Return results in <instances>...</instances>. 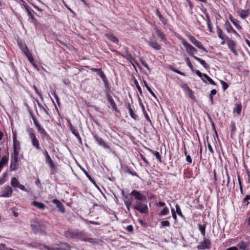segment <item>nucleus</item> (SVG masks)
Instances as JSON below:
<instances>
[{"label":"nucleus","instance_id":"0eeeda50","mask_svg":"<svg viewBox=\"0 0 250 250\" xmlns=\"http://www.w3.org/2000/svg\"><path fill=\"white\" fill-rule=\"evenodd\" d=\"M42 153L44 154L45 157V163L48 164L50 169L51 170H53L55 168V164L46 149H44L42 150Z\"/></svg>","mask_w":250,"mask_h":250},{"label":"nucleus","instance_id":"c756f323","mask_svg":"<svg viewBox=\"0 0 250 250\" xmlns=\"http://www.w3.org/2000/svg\"><path fill=\"white\" fill-rule=\"evenodd\" d=\"M156 15L158 17L161 21L165 25L167 23V21L166 19L163 17V16L161 15L160 12L159 11L158 9H157L155 12Z\"/></svg>","mask_w":250,"mask_h":250},{"label":"nucleus","instance_id":"0e129e2a","mask_svg":"<svg viewBox=\"0 0 250 250\" xmlns=\"http://www.w3.org/2000/svg\"><path fill=\"white\" fill-rule=\"evenodd\" d=\"M161 226L163 227H169L170 223L168 221H163L161 223Z\"/></svg>","mask_w":250,"mask_h":250},{"label":"nucleus","instance_id":"09e8293b","mask_svg":"<svg viewBox=\"0 0 250 250\" xmlns=\"http://www.w3.org/2000/svg\"><path fill=\"white\" fill-rule=\"evenodd\" d=\"M102 80L104 83V85L105 87L107 90H110V89L109 85L108 80H107L106 77L103 78V79H102Z\"/></svg>","mask_w":250,"mask_h":250},{"label":"nucleus","instance_id":"c9c22d12","mask_svg":"<svg viewBox=\"0 0 250 250\" xmlns=\"http://www.w3.org/2000/svg\"><path fill=\"white\" fill-rule=\"evenodd\" d=\"M8 161V158L6 156H3L0 161V167L3 168V167L5 165Z\"/></svg>","mask_w":250,"mask_h":250},{"label":"nucleus","instance_id":"4468645a","mask_svg":"<svg viewBox=\"0 0 250 250\" xmlns=\"http://www.w3.org/2000/svg\"><path fill=\"white\" fill-rule=\"evenodd\" d=\"M86 67L90 69V70L92 72H96L97 75H98L102 79H103V78L106 77L104 72L101 68H90V67L89 66H86Z\"/></svg>","mask_w":250,"mask_h":250},{"label":"nucleus","instance_id":"3c124183","mask_svg":"<svg viewBox=\"0 0 250 250\" xmlns=\"http://www.w3.org/2000/svg\"><path fill=\"white\" fill-rule=\"evenodd\" d=\"M26 10L27 12V13H28V15L29 18L32 20V22L34 23L36 21V20L34 18V16L32 15L31 11L29 9H28L27 8H26Z\"/></svg>","mask_w":250,"mask_h":250},{"label":"nucleus","instance_id":"473e14b6","mask_svg":"<svg viewBox=\"0 0 250 250\" xmlns=\"http://www.w3.org/2000/svg\"><path fill=\"white\" fill-rule=\"evenodd\" d=\"M229 18L230 21L233 23V24L234 25V26H236L237 28L238 29L241 28V26L238 23L239 21L237 19L233 18L231 15H229Z\"/></svg>","mask_w":250,"mask_h":250},{"label":"nucleus","instance_id":"e433bc0d","mask_svg":"<svg viewBox=\"0 0 250 250\" xmlns=\"http://www.w3.org/2000/svg\"><path fill=\"white\" fill-rule=\"evenodd\" d=\"M119 54L122 56L125 59H126V60L129 61L130 62H131L132 61H134V59L132 57L131 55L129 54L128 52H126V55H124L120 52L119 53Z\"/></svg>","mask_w":250,"mask_h":250},{"label":"nucleus","instance_id":"f3484780","mask_svg":"<svg viewBox=\"0 0 250 250\" xmlns=\"http://www.w3.org/2000/svg\"><path fill=\"white\" fill-rule=\"evenodd\" d=\"M210 244L211 243L210 241L207 239L205 238L203 242L201 243V245L198 248L201 250L209 249Z\"/></svg>","mask_w":250,"mask_h":250},{"label":"nucleus","instance_id":"8fccbe9b","mask_svg":"<svg viewBox=\"0 0 250 250\" xmlns=\"http://www.w3.org/2000/svg\"><path fill=\"white\" fill-rule=\"evenodd\" d=\"M169 212V209L167 207H165L160 212L159 215L160 216L166 215Z\"/></svg>","mask_w":250,"mask_h":250},{"label":"nucleus","instance_id":"e2e57ef3","mask_svg":"<svg viewBox=\"0 0 250 250\" xmlns=\"http://www.w3.org/2000/svg\"><path fill=\"white\" fill-rule=\"evenodd\" d=\"M181 87L185 92H187L190 88L189 87L186 83L182 84Z\"/></svg>","mask_w":250,"mask_h":250},{"label":"nucleus","instance_id":"b1692460","mask_svg":"<svg viewBox=\"0 0 250 250\" xmlns=\"http://www.w3.org/2000/svg\"><path fill=\"white\" fill-rule=\"evenodd\" d=\"M194 59L199 62L205 68L207 69L209 68L208 64H207L204 60H203L196 56H194Z\"/></svg>","mask_w":250,"mask_h":250},{"label":"nucleus","instance_id":"5701e85b","mask_svg":"<svg viewBox=\"0 0 250 250\" xmlns=\"http://www.w3.org/2000/svg\"><path fill=\"white\" fill-rule=\"evenodd\" d=\"M32 205L33 206L37 207L39 209H42V210H43L45 208V207H46L45 205L43 203H41V202H38L37 201L33 202L32 203Z\"/></svg>","mask_w":250,"mask_h":250},{"label":"nucleus","instance_id":"f257e3e1","mask_svg":"<svg viewBox=\"0 0 250 250\" xmlns=\"http://www.w3.org/2000/svg\"><path fill=\"white\" fill-rule=\"evenodd\" d=\"M76 240H80L82 241L88 242L91 244H95L97 243L95 239L91 238L84 231H80L78 230Z\"/></svg>","mask_w":250,"mask_h":250},{"label":"nucleus","instance_id":"4d7b16f0","mask_svg":"<svg viewBox=\"0 0 250 250\" xmlns=\"http://www.w3.org/2000/svg\"><path fill=\"white\" fill-rule=\"evenodd\" d=\"M185 61L188 64V67L190 68L191 70L192 71H193V66L192 65V64H191V63L190 62V60L188 58H186L185 59Z\"/></svg>","mask_w":250,"mask_h":250},{"label":"nucleus","instance_id":"9d476101","mask_svg":"<svg viewBox=\"0 0 250 250\" xmlns=\"http://www.w3.org/2000/svg\"><path fill=\"white\" fill-rule=\"evenodd\" d=\"M188 38L189 40V41L191 42V43H192L197 47L202 50L204 51L207 52V50L203 46L201 42L197 40L193 36H188Z\"/></svg>","mask_w":250,"mask_h":250},{"label":"nucleus","instance_id":"f8f14e48","mask_svg":"<svg viewBox=\"0 0 250 250\" xmlns=\"http://www.w3.org/2000/svg\"><path fill=\"white\" fill-rule=\"evenodd\" d=\"M78 229H68L64 232L65 236L69 239H75Z\"/></svg>","mask_w":250,"mask_h":250},{"label":"nucleus","instance_id":"a19ab883","mask_svg":"<svg viewBox=\"0 0 250 250\" xmlns=\"http://www.w3.org/2000/svg\"><path fill=\"white\" fill-rule=\"evenodd\" d=\"M186 93L189 98L194 101L196 100V98L194 95V92L190 88H189V90L186 92Z\"/></svg>","mask_w":250,"mask_h":250},{"label":"nucleus","instance_id":"79ce46f5","mask_svg":"<svg viewBox=\"0 0 250 250\" xmlns=\"http://www.w3.org/2000/svg\"><path fill=\"white\" fill-rule=\"evenodd\" d=\"M198 228L201 231V234L203 236H205L206 234V225L198 224Z\"/></svg>","mask_w":250,"mask_h":250},{"label":"nucleus","instance_id":"4be33fe9","mask_svg":"<svg viewBox=\"0 0 250 250\" xmlns=\"http://www.w3.org/2000/svg\"><path fill=\"white\" fill-rule=\"evenodd\" d=\"M155 29L157 36L161 39V40L163 42L166 41V38L164 33L159 29L156 28Z\"/></svg>","mask_w":250,"mask_h":250},{"label":"nucleus","instance_id":"412c9836","mask_svg":"<svg viewBox=\"0 0 250 250\" xmlns=\"http://www.w3.org/2000/svg\"><path fill=\"white\" fill-rule=\"evenodd\" d=\"M18 45L22 52L25 55L28 53V52H30L27 48V45L25 43L22 42H18Z\"/></svg>","mask_w":250,"mask_h":250},{"label":"nucleus","instance_id":"864d4df0","mask_svg":"<svg viewBox=\"0 0 250 250\" xmlns=\"http://www.w3.org/2000/svg\"><path fill=\"white\" fill-rule=\"evenodd\" d=\"M72 133L78 139L79 143L81 144H82V139L79 135V133L76 130H75V131H73Z\"/></svg>","mask_w":250,"mask_h":250},{"label":"nucleus","instance_id":"ea45409f","mask_svg":"<svg viewBox=\"0 0 250 250\" xmlns=\"http://www.w3.org/2000/svg\"><path fill=\"white\" fill-rule=\"evenodd\" d=\"M35 127H36L38 131L41 134H42L45 131V129L41 126V125L39 123H37L35 125Z\"/></svg>","mask_w":250,"mask_h":250},{"label":"nucleus","instance_id":"5fc2aeb1","mask_svg":"<svg viewBox=\"0 0 250 250\" xmlns=\"http://www.w3.org/2000/svg\"><path fill=\"white\" fill-rule=\"evenodd\" d=\"M25 55L27 57L29 61L33 63L34 62V58L31 53L30 52H28V53L25 54Z\"/></svg>","mask_w":250,"mask_h":250},{"label":"nucleus","instance_id":"37998d69","mask_svg":"<svg viewBox=\"0 0 250 250\" xmlns=\"http://www.w3.org/2000/svg\"><path fill=\"white\" fill-rule=\"evenodd\" d=\"M242 105L240 103L239 104H236L235 107L234 108V112H236L238 114H240L241 112Z\"/></svg>","mask_w":250,"mask_h":250},{"label":"nucleus","instance_id":"f704fd0d","mask_svg":"<svg viewBox=\"0 0 250 250\" xmlns=\"http://www.w3.org/2000/svg\"><path fill=\"white\" fill-rule=\"evenodd\" d=\"M225 27L226 30L228 33H230L232 32V31H233V28L232 27L229 22L228 21H227L225 22Z\"/></svg>","mask_w":250,"mask_h":250},{"label":"nucleus","instance_id":"1a4fd4ad","mask_svg":"<svg viewBox=\"0 0 250 250\" xmlns=\"http://www.w3.org/2000/svg\"><path fill=\"white\" fill-rule=\"evenodd\" d=\"M13 192L12 188L7 186L5 187L4 189L0 192V197H10L11 196Z\"/></svg>","mask_w":250,"mask_h":250},{"label":"nucleus","instance_id":"2eb2a0df","mask_svg":"<svg viewBox=\"0 0 250 250\" xmlns=\"http://www.w3.org/2000/svg\"><path fill=\"white\" fill-rule=\"evenodd\" d=\"M13 142H14V154L15 152H17V154H19L20 151V144L19 142L17 140L16 136L15 135L13 136Z\"/></svg>","mask_w":250,"mask_h":250},{"label":"nucleus","instance_id":"6e6552de","mask_svg":"<svg viewBox=\"0 0 250 250\" xmlns=\"http://www.w3.org/2000/svg\"><path fill=\"white\" fill-rule=\"evenodd\" d=\"M94 138L95 139L97 144L104 149H111L110 146L108 145L100 137L97 135H94Z\"/></svg>","mask_w":250,"mask_h":250},{"label":"nucleus","instance_id":"39448f33","mask_svg":"<svg viewBox=\"0 0 250 250\" xmlns=\"http://www.w3.org/2000/svg\"><path fill=\"white\" fill-rule=\"evenodd\" d=\"M182 44L185 47L187 53L194 58V56H195L194 54L197 52V49L185 40L182 41Z\"/></svg>","mask_w":250,"mask_h":250},{"label":"nucleus","instance_id":"58836bf2","mask_svg":"<svg viewBox=\"0 0 250 250\" xmlns=\"http://www.w3.org/2000/svg\"><path fill=\"white\" fill-rule=\"evenodd\" d=\"M82 170L85 175L86 176L87 178L94 185H96V183L95 181L94 180V179L88 174V173L87 172V171L84 169L83 168H82Z\"/></svg>","mask_w":250,"mask_h":250},{"label":"nucleus","instance_id":"7ed1b4c3","mask_svg":"<svg viewBox=\"0 0 250 250\" xmlns=\"http://www.w3.org/2000/svg\"><path fill=\"white\" fill-rule=\"evenodd\" d=\"M27 132L28 133L32 146L37 150H41L40 143L39 140L37 138L34 130L31 128H27Z\"/></svg>","mask_w":250,"mask_h":250},{"label":"nucleus","instance_id":"338daca9","mask_svg":"<svg viewBox=\"0 0 250 250\" xmlns=\"http://www.w3.org/2000/svg\"><path fill=\"white\" fill-rule=\"evenodd\" d=\"M195 74L198 75L200 78H201V79L205 82L206 83V82L202 78V77H203V74L200 72V71L198 70H196L195 71Z\"/></svg>","mask_w":250,"mask_h":250},{"label":"nucleus","instance_id":"393cba45","mask_svg":"<svg viewBox=\"0 0 250 250\" xmlns=\"http://www.w3.org/2000/svg\"><path fill=\"white\" fill-rule=\"evenodd\" d=\"M11 186L14 188H18L21 185V184L20 183V182L18 181V180H17V179L16 177H13L11 179Z\"/></svg>","mask_w":250,"mask_h":250},{"label":"nucleus","instance_id":"4c0bfd02","mask_svg":"<svg viewBox=\"0 0 250 250\" xmlns=\"http://www.w3.org/2000/svg\"><path fill=\"white\" fill-rule=\"evenodd\" d=\"M19 154H17V152H15V154H13V156H12L11 163L18 164V157Z\"/></svg>","mask_w":250,"mask_h":250},{"label":"nucleus","instance_id":"20e7f679","mask_svg":"<svg viewBox=\"0 0 250 250\" xmlns=\"http://www.w3.org/2000/svg\"><path fill=\"white\" fill-rule=\"evenodd\" d=\"M31 229L34 233L40 232L44 233V225L43 223L38 221H35L31 225Z\"/></svg>","mask_w":250,"mask_h":250},{"label":"nucleus","instance_id":"680f3d73","mask_svg":"<svg viewBox=\"0 0 250 250\" xmlns=\"http://www.w3.org/2000/svg\"><path fill=\"white\" fill-rule=\"evenodd\" d=\"M18 164H14L12 163H11L10 168L11 171L12 170H15L17 169V166Z\"/></svg>","mask_w":250,"mask_h":250},{"label":"nucleus","instance_id":"774afa93","mask_svg":"<svg viewBox=\"0 0 250 250\" xmlns=\"http://www.w3.org/2000/svg\"><path fill=\"white\" fill-rule=\"evenodd\" d=\"M40 249L41 250H54V249L50 248L46 246L43 245L40 246Z\"/></svg>","mask_w":250,"mask_h":250},{"label":"nucleus","instance_id":"ddd939ff","mask_svg":"<svg viewBox=\"0 0 250 250\" xmlns=\"http://www.w3.org/2000/svg\"><path fill=\"white\" fill-rule=\"evenodd\" d=\"M52 203L56 205L57 208L61 213H64L65 212L64 207L60 201L55 199L53 200Z\"/></svg>","mask_w":250,"mask_h":250},{"label":"nucleus","instance_id":"a878e982","mask_svg":"<svg viewBox=\"0 0 250 250\" xmlns=\"http://www.w3.org/2000/svg\"><path fill=\"white\" fill-rule=\"evenodd\" d=\"M237 246L240 249L243 250H247L248 248V244L244 241H242L239 243Z\"/></svg>","mask_w":250,"mask_h":250},{"label":"nucleus","instance_id":"13d9d810","mask_svg":"<svg viewBox=\"0 0 250 250\" xmlns=\"http://www.w3.org/2000/svg\"><path fill=\"white\" fill-rule=\"evenodd\" d=\"M34 89L36 92V93L38 94V95L40 97V99L43 101V96H42V95L39 91L38 88L36 87V86H34Z\"/></svg>","mask_w":250,"mask_h":250},{"label":"nucleus","instance_id":"6e6d98bb","mask_svg":"<svg viewBox=\"0 0 250 250\" xmlns=\"http://www.w3.org/2000/svg\"><path fill=\"white\" fill-rule=\"evenodd\" d=\"M209 121H210V122L211 123V126H212V127L213 128V130H214V132L215 133L216 136H218L216 128H215V124L213 122L212 119L210 117H209Z\"/></svg>","mask_w":250,"mask_h":250},{"label":"nucleus","instance_id":"6ab92c4d","mask_svg":"<svg viewBox=\"0 0 250 250\" xmlns=\"http://www.w3.org/2000/svg\"><path fill=\"white\" fill-rule=\"evenodd\" d=\"M148 45L156 50H159L161 48V45L155 40L149 41Z\"/></svg>","mask_w":250,"mask_h":250},{"label":"nucleus","instance_id":"aec40b11","mask_svg":"<svg viewBox=\"0 0 250 250\" xmlns=\"http://www.w3.org/2000/svg\"><path fill=\"white\" fill-rule=\"evenodd\" d=\"M238 15L243 19L247 18L250 14L248 10H241L237 12Z\"/></svg>","mask_w":250,"mask_h":250},{"label":"nucleus","instance_id":"7c9ffc66","mask_svg":"<svg viewBox=\"0 0 250 250\" xmlns=\"http://www.w3.org/2000/svg\"><path fill=\"white\" fill-rule=\"evenodd\" d=\"M217 32L218 34V37L221 40H226L225 35L223 33V31L219 28V27H217Z\"/></svg>","mask_w":250,"mask_h":250},{"label":"nucleus","instance_id":"052dcab7","mask_svg":"<svg viewBox=\"0 0 250 250\" xmlns=\"http://www.w3.org/2000/svg\"><path fill=\"white\" fill-rule=\"evenodd\" d=\"M220 83H221V84L222 85V87H223L224 90H226L228 88V87H229L228 84L225 82H224L222 80H221Z\"/></svg>","mask_w":250,"mask_h":250},{"label":"nucleus","instance_id":"bf43d9fd","mask_svg":"<svg viewBox=\"0 0 250 250\" xmlns=\"http://www.w3.org/2000/svg\"><path fill=\"white\" fill-rule=\"evenodd\" d=\"M134 83H135V85H136V87H137V88L138 90L139 91V92L140 94L141 95H142V89H141V87L140 86V85H139V83H138V82H137V80H135L134 81Z\"/></svg>","mask_w":250,"mask_h":250},{"label":"nucleus","instance_id":"49530a36","mask_svg":"<svg viewBox=\"0 0 250 250\" xmlns=\"http://www.w3.org/2000/svg\"><path fill=\"white\" fill-rule=\"evenodd\" d=\"M203 77L210 83L212 85H215V83L207 74H203Z\"/></svg>","mask_w":250,"mask_h":250},{"label":"nucleus","instance_id":"f03ea898","mask_svg":"<svg viewBox=\"0 0 250 250\" xmlns=\"http://www.w3.org/2000/svg\"><path fill=\"white\" fill-rule=\"evenodd\" d=\"M132 208L138 211L141 214H147L148 212V208L146 204L143 201H136L132 206Z\"/></svg>","mask_w":250,"mask_h":250},{"label":"nucleus","instance_id":"bb28decb","mask_svg":"<svg viewBox=\"0 0 250 250\" xmlns=\"http://www.w3.org/2000/svg\"><path fill=\"white\" fill-rule=\"evenodd\" d=\"M127 109L129 111V113L131 117L134 120H136L137 116L134 113L129 103L127 104Z\"/></svg>","mask_w":250,"mask_h":250},{"label":"nucleus","instance_id":"72a5a7b5","mask_svg":"<svg viewBox=\"0 0 250 250\" xmlns=\"http://www.w3.org/2000/svg\"><path fill=\"white\" fill-rule=\"evenodd\" d=\"M26 105L28 108V111L29 112V113L34 122V125H35L36 124L38 123V122L37 120L36 117H35L32 111L30 109L29 106L27 104H26Z\"/></svg>","mask_w":250,"mask_h":250},{"label":"nucleus","instance_id":"dca6fc26","mask_svg":"<svg viewBox=\"0 0 250 250\" xmlns=\"http://www.w3.org/2000/svg\"><path fill=\"white\" fill-rule=\"evenodd\" d=\"M106 96L107 97L108 102L110 103L111 106L112 108L116 111L118 112V110L117 108V107L116 106V103L114 102V100L113 99L111 96H110L108 94H106Z\"/></svg>","mask_w":250,"mask_h":250},{"label":"nucleus","instance_id":"de8ad7c7","mask_svg":"<svg viewBox=\"0 0 250 250\" xmlns=\"http://www.w3.org/2000/svg\"><path fill=\"white\" fill-rule=\"evenodd\" d=\"M125 172H126V173H128V174H130V175H131L132 176H136L137 177H139V176L138 175V174L136 172L131 171L128 167L125 170Z\"/></svg>","mask_w":250,"mask_h":250},{"label":"nucleus","instance_id":"9b49d317","mask_svg":"<svg viewBox=\"0 0 250 250\" xmlns=\"http://www.w3.org/2000/svg\"><path fill=\"white\" fill-rule=\"evenodd\" d=\"M226 40L227 42L228 46L230 51L235 55H237V51H236V43L235 42L232 40H230L229 38L226 37Z\"/></svg>","mask_w":250,"mask_h":250},{"label":"nucleus","instance_id":"69168bd1","mask_svg":"<svg viewBox=\"0 0 250 250\" xmlns=\"http://www.w3.org/2000/svg\"><path fill=\"white\" fill-rule=\"evenodd\" d=\"M67 122H68V127L72 133L73 132V131H75V130H76L75 129V128L74 127V126L72 125L71 124L70 121L68 120Z\"/></svg>","mask_w":250,"mask_h":250},{"label":"nucleus","instance_id":"2f4dec72","mask_svg":"<svg viewBox=\"0 0 250 250\" xmlns=\"http://www.w3.org/2000/svg\"><path fill=\"white\" fill-rule=\"evenodd\" d=\"M122 193L124 197V202L125 205H126V203L127 202H130V204H132L133 199L132 197H129L128 195H125L124 191H122Z\"/></svg>","mask_w":250,"mask_h":250},{"label":"nucleus","instance_id":"cd10ccee","mask_svg":"<svg viewBox=\"0 0 250 250\" xmlns=\"http://www.w3.org/2000/svg\"><path fill=\"white\" fill-rule=\"evenodd\" d=\"M148 150L149 152H150L152 154L156 156V159L158 160L159 163H162L161 156L159 152L154 151L149 148H148Z\"/></svg>","mask_w":250,"mask_h":250},{"label":"nucleus","instance_id":"423d86ee","mask_svg":"<svg viewBox=\"0 0 250 250\" xmlns=\"http://www.w3.org/2000/svg\"><path fill=\"white\" fill-rule=\"evenodd\" d=\"M128 195L133 196L136 201H144L146 199V196L142 194L141 191L136 189L133 190Z\"/></svg>","mask_w":250,"mask_h":250},{"label":"nucleus","instance_id":"c85d7f7f","mask_svg":"<svg viewBox=\"0 0 250 250\" xmlns=\"http://www.w3.org/2000/svg\"><path fill=\"white\" fill-rule=\"evenodd\" d=\"M230 132H231L230 137L231 138H232L233 135L234 133L235 132L236 130V128L235 127V123L234 121H232L231 122L230 125Z\"/></svg>","mask_w":250,"mask_h":250},{"label":"nucleus","instance_id":"a211bd4d","mask_svg":"<svg viewBox=\"0 0 250 250\" xmlns=\"http://www.w3.org/2000/svg\"><path fill=\"white\" fill-rule=\"evenodd\" d=\"M105 36L110 41L114 43H118L119 41L118 39L110 32L105 33Z\"/></svg>","mask_w":250,"mask_h":250},{"label":"nucleus","instance_id":"603ef678","mask_svg":"<svg viewBox=\"0 0 250 250\" xmlns=\"http://www.w3.org/2000/svg\"><path fill=\"white\" fill-rule=\"evenodd\" d=\"M169 68L173 72H175L178 74H180L181 75H182V76H186L184 72L179 71L178 70L175 69L174 67H173L172 66H170Z\"/></svg>","mask_w":250,"mask_h":250},{"label":"nucleus","instance_id":"a18cd8bd","mask_svg":"<svg viewBox=\"0 0 250 250\" xmlns=\"http://www.w3.org/2000/svg\"><path fill=\"white\" fill-rule=\"evenodd\" d=\"M175 208H176V213H177L178 215L180 216V217H181L182 218H184V215H183L182 213V211L181 210V209H180V208L179 207V206L177 204L176 206H175Z\"/></svg>","mask_w":250,"mask_h":250},{"label":"nucleus","instance_id":"c03bdc74","mask_svg":"<svg viewBox=\"0 0 250 250\" xmlns=\"http://www.w3.org/2000/svg\"><path fill=\"white\" fill-rule=\"evenodd\" d=\"M143 83H144V85L146 86L147 90L149 91V92L150 93V94L154 98H156L155 94L153 92V91L151 90V89L148 86V85L147 84L145 80H143Z\"/></svg>","mask_w":250,"mask_h":250}]
</instances>
